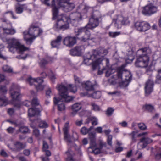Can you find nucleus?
Segmentation results:
<instances>
[{
    "label": "nucleus",
    "instance_id": "423d86ee",
    "mask_svg": "<svg viewBox=\"0 0 161 161\" xmlns=\"http://www.w3.org/2000/svg\"><path fill=\"white\" fill-rule=\"evenodd\" d=\"M68 22V18L65 16H61V18L59 17L55 24L53 26V29L56 31L60 30L64 31L68 29L69 25Z\"/></svg>",
    "mask_w": 161,
    "mask_h": 161
},
{
    "label": "nucleus",
    "instance_id": "f8f14e48",
    "mask_svg": "<svg viewBox=\"0 0 161 161\" xmlns=\"http://www.w3.org/2000/svg\"><path fill=\"white\" fill-rule=\"evenodd\" d=\"M134 26L136 29L140 32H145L149 29L150 25L149 24L144 21H137Z\"/></svg>",
    "mask_w": 161,
    "mask_h": 161
},
{
    "label": "nucleus",
    "instance_id": "6ab92c4d",
    "mask_svg": "<svg viewBox=\"0 0 161 161\" xmlns=\"http://www.w3.org/2000/svg\"><path fill=\"white\" fill-rule=\"evenodd\" d=\"M82 86L87 91H93L94 90V85L89 81L82 83Z\"/></svg>",
    "mask_w": 161,
    "mask_h": 161
},
{
    "label": "nucleus",
    "instance_id": "e433bc0d",
    "mask_svg": "<svg viewBox=\"0 0 161 161\" xmlns=\"http://www.w3.org/2000/svg\"><path fill=\"white\" fill-rule=\"evenodd\" d=\"M2 70L3 71L8 73H11L13 72V69L7 65H4L2 67Z\"/></svg>",
    "mask_w": 161,
    "mask_h": 161
},
{
    "label": "nucleus",
    "instance_id": "7c9ffc66",
    "mask_svg": "<svg viewBox=\"0 0 161 161\" xmlns=\"http://www.w3.org/2000/svg\"><path fill=\"white\" fill-rule=\"evenodd\" d=\"M101 96V92L100 91H97L93 93L88 94V97L94 99H99Z\"/></svg>",
    "mask_w": 161,
    "mask_h": 161
},
{
    "label": "nucleus",
    "instance_id": "4d7b16f0",
    "mask_svg": "<svg viewBox=\"0 0 161 161\" xmlns=\"http://www.w3.org/2000/svg\"><path fill=\"white\" fill-rule=\"evenodd\" d=\"M155 82L158 84H160L161 83V76L159 74L157 75L156 76Z\"/></svg>",
    "mask_w": 161,
    "mask_h": 161
},
{
    "label": "nucleus",
    "instance_id": "0e129e2a",
    "mask_svg": "<svg viewBox=\"0 0 161 161\" xmlns=\"http://www.w3.org/2000/svg\"><path fill=\"white\" fill-rule=\"evenodd\" d=\"M123 71L117 69V76L118 78H121L122 77Z\"/></svg>",
    "mask_w": 161,
    "mask_h": 161
},
{
    "label": "nucleus",
    "instance_id": "cd10ccee",
    "mask_svg": "<svg viewBox=\"0 0 161 161\" xmlns=\"http://www.w3.org/2000/svg\"><path fill=\"white\" fill-rule=\"evenodd\" d=\"M66 154L67 155V157L66 158V161H75L73 158L75 155L74 152L69 149L66 152Z\"/></svg>",
    "mask_w": 161,
    "mask_h": 161
},
{
    "label": "nucleus",
    "instance_id": "2f4dec72",
    "mask_svg": "<svg viewBox=\"0 0 161 161\" xmlns=\"http://www.w3.org/2000/svg\"><path fill=\"white\" fill-rule=\"evenodd\" d=\"M143 108L149 112H152L154 110V106L150 104H146L143 105Z\"/></svg>",
    "mask_w": 161,
    "mask_h": 161
},
{
    "label": "nucleus",
    "instance_id": "8fccbe9b",
    "mask_svg": "<svg viewBox=\"0 0 161 161\" xmlns=\"http://www.w3.org/2000/svg\"><path fill=\"white\" fill-rule=\"evenodd\" d=\"M48 145L46 142L43 141V146L42 148V151H46V150H48Z\"/></svg>",
    "mask_w": 161,
    "mask_h": 161
},
{
    "label": "nucleus",
    "instance_id": "ddd939ff",
    "mask_svg": "<svg viewBox=\"0 0 161 161\" xmlns=\"http://www.w3.org/2000/svg\"><path fill=\"white\" fill-rule=\"evenodd\" d=\"M16 85L13 84L10 89L9 92L12 98L11 100L20 101V94L19 90H16Z\"/></svg>",
    "mask_w": 161,
    "mask_h": 161
},
{
    "label": "nucleus",
    "instance_id": "a19ab883",
    "mask_svg": "<svg viewBox=\"0 0 161 161\" xmlns=\"http://www.w3.org/2000/svg\"><path fill=\"white\" fill-rule=\"evenodd\" d=\"M130 135L131 136L132 142H136V132L135 131H132Z\"/></svg>",
    "mask_w": 161,
    "mask_h": 161
},
{
    "label": "nucleus",
    "instance_id": "9b49d317",
    "mask_svg": "<svg viewBox=\"0 0 161 161\" xmlns=\"http://www.w3.org/2000/svg\"><path fill=\"white\" fill-rule=\"evenodd\" d=\"M68 18V21L69 19L70 23L73 26H77L79 22L82 19V17L80 13L77 12L71 13Z\"/></svg>",
    "mask_w": 161,
    "mask_h": 161
},
{
    "label": "nucleus",
    "instance_id": "0eeeda50",
    "mask_svg": "<svg viewBox=\"0 0 161 161\" xmlns=\"http://www.w3.org/2000/svg\"><path fill=\"white\" fill-rule=\"evenodd\" d=\"M43 31L37 25L36 23H32L30 26L28 30L23 32V34L25 35H29V36H33L34 39L40 36Z\"/></svg>",
    "mask_w": 161,
    "mask_h": 161
},
{
    "label": "nucleus",
    "instance_id": "f704fd0d",
    "mask_svg": "<svg viewBox=\"0 0 161 161\" xmlns=\"http://www.w3.org/2000/svg\"><path fill=\"white\" fill-rule=\"evenodd\" d=\"M29 35H25L23 34L24 38L25 40L26 41V43L29 45H31L34 39V37L32 36V37L28 38L27 37V36Z\"/></svg>",
    "mask_w": 161,
    "mask_h": 161
},
{
    "label": "nucleus",
    "instance_id": "864d4df0",
    "mask_svg": "<svg viewBox=\"0 0 161 161\" xmlns=\"http://www.w3.org/2000/svg\"><path fill=\"white\" fill-rule=\"evenodd\" d=\"M38 100L36 98H34L32 100L31 104L32 106H36L39 104Z\"/></svg>",
    "mask_w": 161,
    "mask_h": 161
},
{
    "label": "nucleus",
    "instance_id": "bf43d9fd",
    "mask_svg": "<svg viewBox=\"0 0 161 161\" xmlns=\"http://www.w3.org/2000/svg\"><path fill=\"white\" fill-rule=\"evenodd\" d=\"M33 134L36 137H37L40 135L39 131L37 129H34L33 130Z\"/></svg>",
    "mask_w": 161,
    "mask_h": 161
},
{
    "label": "nucleus",
    "instance_id": "473e14b6",
    "mask_svg": "<svg viewBox=\"0 0 161 161\" xmlns=\"http://www.w3.org/2000/svg\"><path fill=\"white\" fill-rule=\"evenodd\" d=\"M19 131L23 134H26L29 133V129L28 127L22 126L19 127Z\"/></svg>",
    "mask_w": 161,
    "mask_h": 161
},
{
    "label": "nucleus",
    "instance_id": "72a5a7b5",
    "mask_svg": "<svg viewBox=\"0 0 161 161\" xmlns=\"http://www.w3.org/2000/svg\"><path fill=\"white\" fill-rule=\"evenodd\" d=\"M16 101H13V100H11L9 101L8 100V104L11 103L13 105V106L14 107L17 108L18 109H19L21 106V103L19 102V101H18L17 103H16L15 102Z\"/></svg>",
    "mask_w": 161,
    "mask_h": 161
},
{
    "label": "nucleus",
    "instance_id": "9d476101",
    "mask_svg": "<svg viewBox=\"0 0 161 161\" xmlns=\"http://www.w3.org/2000/svg\"><path fill=\"white\" fill-rule=\"evenodd\" d=\"M157 11L158 7L153 4L150 3L143 8L142 13L144 15L150 16L156 13Z\"/></svg>",
    "mask_w": 161,
    "mask_h": 161
},
{
    "label": "nucleus",
    "instance_id": "412c9836",
    "mask_svg": "<svg viewBox=\"0 0 161 161\" xmlns=\"http://www.w3.org/2000/svg\"><path fill=\"white\" fill-rule=\"evenodd\" d=\"M61 99L59 98H54V103L55 105H58V111H62L65 109V106L63 103H59L60 102Z\"/></svg>",
    "mask_w": 161,
    "mask_h": 161
},
{
    "label": "nucleus",
    "instance_id": "6e6d98bb",
    "mask_svg": "<svg viewBox=\"0 0 161 161\" xmlns=\"http://www.w3.org/2000/svg\"><path fill=\"white\" fill-rule=\"evenodd\" d=\"M121 92L119 91H115L113 92H110L108 93L109 95H115L119 96L120 95Z\"/></svg>",
    "mask_w": 161,
    "mask_h": 161
},
{
    "label": "nucleus",
    "instance_id": "3c124183",
    "mask_svg": "<svg viewBox=\"0 0 161 161\" xmlns=\"http://www.w3.org/2000/svg\"><path fill=\"white\" fill-rule=\"evenodd\" d=\"M92 124V125H96L98 124V120L96 118L92 117H91Z\"/></svg>",
    "mask_w": 161,
    "mask_h": 161
},
{
    "label": "nucleus",
    "instance_id": "a18cd8bd",
    "mask_svg": "<svg viewBox=\"0 0 161 161\" xmlns=\"http://www.w3.org/2000/svg\"><path fill=\"white\" fill-rule=\"evenodd\" d=\"M7 92V89L6 85H0V92L6 94Z\"/></svg>",
    "mask_w": 161,
    "mask_h": 161
},
{
    "label": "nucleus",
    "instance_id": "49530a36",
    "mask_svg": "<svg viewBox=\"0 0 161 161\" xmlns=\"http://www.w3.org/2000/svg\"><path fill=\"white\" fill-rule=\"evenodd\" d=\"M112 135H109L107 137V142L108 145L110 146H112Z\"/></svg>",
    "mask_w": 161,
    "mask_h": 161
},
{
    "label": "nucleus",
    "instance_id": "e2e57ef3",
    "mask_svg": "<svg viewBox=\"0 0 161 161\" xmlns=\"http://www.w3.org/2000/svg\"><path fill=\"white\" fill-rule=\"evenodd\" d=\"M51 92V91L50 88H48V89L46 91V96L47 98H50V94Z\"/></svg>",
    "mask_w": 161,
    "mask_h": 161
},
{
    "label": "nucleus",
    "instance_id": "5fc2aeb1",
    "mask_svg": "<svg viewBox=\"0 0 161 161\" xmlns=\"http://www.w3.org/2000/svg\"><path fill=\"white\" fill-rule=\"evenodd\" d=\"M138 127L141 130H144L146 129L147 127L143 123H140L138 124Z\"/></svg>",
    "mask_w": 161,
    "mask_h": 161
},
{
    "label": "nucleus",
    "instance_id": "c85d7f7f",
    "mask_svg": "<svg viewBox=\"0 0 161 161\" xmlns=\"http://www.w3.org/2000/svg\"><path fill=\"white\" fill-rule=\"evenodd\" d=\"M81 105L80 104L76 103L73 104L72 106V109L73 112L72 113V114H75L81 108Z\"/></svg>",
    "mask_w": 161,
    "mask_h": 161
},
{
    "label": "nucleus",
    "instance_id": "603ef678",
    "mask_svg": "<svg viewBox=\"0 0 161 161\" xmlns=\"http://www.w3.org/2000/svg\"><path fill=\"white\" fill-rule=\"evenodd\" d=\"M91 152L92 153H94L95 154H98L101 153V149L96 147L92 149Z\"/></svg>",
    "mask_w": 161,
    "mask_h": 161
},
{
    "label": "nucleus",
    "instance_id": "c03bdc74",
    "mask_svg": "<svg viewBox=\"0 0 161 161\" xmlns=\"http://www.w3.org/2000/svg\"><path fill=\"white\" fill-rule=\"evenodd\" d=\"M114 111L113 108L111 107H108L106 111V114L107 115L110 116L113 114Z\"/></svg>",
    "mask_w": 161,
    "mask_h": 161
},
{
    "label": "nucleus",
    "instance_id": "1a4fd4ad",
    "mask_svg": "<svg viewBox=\"0 0 161 161\" xmlns=\"http://www.w3.org/2000/svg\"><path fill=\"white\" fill-rule=\"evenodd\" d=\"M26 81L30 85H35L34 83H37L38 85L35 86L36 88L37 91H42L44 88V86L42 85L43 82V79L40 77L32 78L31 77H30L26 79Z\"/></svg>",
    "mask_w": 161,
    "mask_h": 161
},
{
    "label": "nucleus",
    "instance_id": "20e7f679",
    "mask_svg": "<svg viewBox=\"0 0 161 161\" xmlns=\"http://www.w3.org/2000/svg\"><path fill=\"white\" fill-rule=\"evenodd\" d=\"M149 49L144 47L139 49L136 52L137 57L135 62V66L138 68H146L148 64L149 57L147 54Z\"/></svg>",
    "mask_w": 161,
    "mask_h": 161
},
{
    "label": "nucleus",
    "instance_id": "2eb2a0df",
    "mask_svg": "<svg viewBox=\"0 0 161 161\" xmlns=\"http://www.w3.org/2000/svg\"><path fill=\"white\" fill-rule=\"evenodd\" d=\"M84 46L82 45L75 47L70 51V54L73 56H80L82 54V51L85 49Z\"/></svg>",
    "mask_w": 161,
    "mask_h": 161
},
{
    "label": "nucleus",
    "instance_id": "052dcab7",
    "mask_svg": "<svg viewBox=\"0 0 161 161\" xmlns=\"http://www.w3.org/2000/svg\"><path fill=\"white\" fill-rule=\"evenodd\" d=\"M14 112V109L13 108H8L7 110V113L10 115H13Z\"/></svg>",
    "mask_w": 161,
    "mask_h": 161
},
{
    "label": "nucleus",
    "instance_id": "4c0bfd02",
    "mask_svg": "<svg viewBox=\"0 0 161 161\" xmlns=\"http://www.w3.org/2000/svg\"><path fill=\"white\" fill-rule=\"evenodd\" d=\"M3 30L4 33L8 35H13L15 33V31L14 29H8L7 28H4Z\"/></svg>",
    "mask_w": 161,
    "mask_h": 161
},
{
    "label": "nucleus",
    "instance_id": "58836bf2",
    "mask_svg": "<svg viewBox=\"0 0 161 161\" xmlns=\"http://www.w3.org/2000/svg\"><path fill=\"white\" fill-rule=\"evenodd\" d=\"M23 11V7L21 5L16 6L15 11L17 14H21Z\"/></svg>",
    "mask_w": 161,
    "mask_h": 161
},
{
    "label": "nucleus",
    "instance_id": "f3484780",
    "mask_svg": "<svg viewBox=\"0 0 161 161\" xmlns=\"http://www.w3.org/2000/svg\"><path fill=\"white\" fill-rule=\"evenodd\" d=\"M89 138L90 140V147L88 149H94L96 147L97 144L96 142L95 134L93 132H90L88 133Z\"/></svg>",
    "mask_w": 161,
    "mask_h": 161
},
{
    "label": "nucleus",
    "instance_id": "338daca9",
    "mask_svg": "<svg viewBox=\"0 0 161 161\" xmlns=\"http://www.w3.org/2000/svg\"><path fill=\"white\" fill-rule=\"evenodd\" d=\"M75 124L76 125L80 126L83 124V120H77L76 121Z\"/></svg>",
    "mask_w": 161,
    "mask_h": 161
},
{
    "label": "nucleus",
    "instance_id": "c9c22d12",
    "mask_svg": "<svg viewBox=\"0 0 161 161\" xmlns=\"http://www.w3.org/2000/svg\"><path fill=\"white\" fill-rule=\"evenodd\" d=\"M88 55H89L88 57H84L83 62L86 65H89L91 64V62H89V61L91 60L93 56V55H92L89 54H88Z\"/></svg>",
    "mask_w": 161,
    "mask_h": 161
},
{
    "label": "nucleus",
    "instance_id": "aec40b11",
    "mask_svg": "<svg viewBox=\"0 0 161 161\" xmlns=\"http://www.w3.org/2000/svg\"><path fill=\"white\" fill-rule=\"evenodd\" d=\"M62 39L61 36H58L56 39L51 42V44L53 48H58L61 45V43Z\"/></svg>",
    "mask_w": 161,
    "mask_h": 161
},
{
    "label": "nucleus",
    "instance_id": "a878e982",
    "mask_svg": "<svg viewBox=\"0 0 161 161\" xmlns=\"http://www.w3.org/2000/svg\"><path fill=\"white\" fill-rule=\"evenodd\" d=\"M64 134V139L65 141L68 143L71 142L70 135L68 134V130L67 127H64L63 129Z\"/></svg>",
    "mask_w": 161,
    "mask_h": 161
},
{
    "label": "nucleus",
    "instance_id": "b1692460",
    "mask_svg": "<svg viewBox=\"0 0 161 161\" xmlns=\"http://www.w3.org/2000/svg\"><path fill=\"white\" fill-rule=\"evenodd\" d=\"M125 81L122 82V85H124L125 83H126L125 85V86H127L129 85V83L132 80V75L130 72H127L126 73L125 75Z\"/></svg>",
    "mask_w": 161,
    "mask_h": 161
},
{
    "label": "nucleus",
    "instance_id": "7ed1b4c3",
    "mask_svg": "<svg viewBox=\"0 0 161 161\" xmlns=\"http://www.w3.org/2000/svg\"><path fill=\"white\" fill-rule=\"evenodd\" d=\"M74 79L76 85L69 84L66 86L62 84L59 85L57 87L60 96L62 99L64 100L66 102H69L73 99V98L68 95V90L73 93H75L77 91V86L82 83L80 78L77 76L74 75Z\"/></svg>",
    "mask_w": 161,
    "mask_h": 161
},
{
    "label": "nucleus",
    "instance_id": "5701e85b",
    "mask_svg": "<svg viewBox=\"0 0 161 161\" xmlns=\"http://www.w3.org/2000/svg\"><path fill=\"white\" fill-rule=\"evenodd\" d=\"M40 113L38 109L36 108H30L28 109V115L29 117H32L38 115Z\"/></svg>",
    "mask_w": 161,
    "mask_h": 161
},
{
    "label": "nucleus",
    "instance_id": "774afa93",
    "mask_svg": "<svg viewBox=\"0 0 161 161\" xmlns=\"http://www.w3.org/2000/svg\"><path fill=\"white\" fill-rule=\"evenodd\" d=\"M95 130L98 133H101L102 132V128L101 127H98L95 129Z\"/></svg>",
    "mask_w": 161,
    "mask_h": 161
},
{
    "label": "nucleus",
    "instance_id": "f257e3e1",
    "mask_svg": "<svg viewBox=\"0 0 161 161\" xmlns=\"http://www.w3.org/2000/svg\"><path fill=\"white\" fill-rule=\"evenodd\" d=\"M99 17L95 14H92L89 19V22L84 27L78 28L75 30L76 36L82 42H86L87 46L92 42H95V38L90 37L91 34L88 29L93 30L99 25Z\"/></svg>",
    "mask_w": 161,
    "mask_h": 161
},
{
    "label": "nucleus",
    "instance_id": "dca6fc26",
    "mask_svg": "<svg viewBox=\"0 0 161 161\" xmlns=\"http://www.w3.org/2000/svg\"><path fill=\"white\" fill-rule=\"evenodd\" d=\"M76 42V38L75 37L67 36L64 39L63 41L64 45L70 47H72Z\"/></svg>",
    "mask_w": 161,
    "mask_h": 161
},
{
    "label": "nucleus",
    "instance_id": "c756f323",
    "mask_svg": "<svg viewBox=\"0 0 161 161\" xmlns=\"http://www.w3.org/2000/svg\"><path fill=\"white\" fill-rule=\"evenodd\" d=\"M102 60L101 58H99L95 61L91 62L92 68L93 70H95L97 66L101 64Z\"/></svg>",
    "mask_w": 161,
    "mask_h": 161
},
{
    "label": "nucleus",
    "instance_id": "09e8293b",
    "mask_svg": "<svg viewBox=\"0 0 161 161\" xmlns=\"http://www.w3.org/2000/svg\"><path fill=\"white\" fill-rule=\"evenodd\" d=\"M108 34L110 36L115 37L119 35L120 34V32H109Z\"/></svg>",
    "mask_w": 161,
    "mask_h": 161
},
{
    "label": "nucleus",
    "instance_id": "39448f33",
    "mask_svg": "<svg viewBox=\"0 0 161 161\" xmlns=\"http://www.w3.org/2000/svg\"><path fill=\"white\" fill-rule=\"evenodd\" d=\"M7 48L10 52L13 53H14L16 50L21 52L26 51L27 49L26 47L21 44L19 40L15 38H12L10 40L8 43Z\"/></svg>",
    "mask_w": 161,
    "mask_h": 161
},
{
    "label": "nucleus",
    "instance_id": "de8ad7c7",
    "mask_svg": "<svg viewBox=\"0 0 161 161\" xmlns=\"http://www.w3.org/2000/svg\"><path fill=\"white\" fill-rule=\"evenodd\" d=\"M91 105L92 107V109L95 111H99L100 110L99 107L95 103H92Z\"/></svg>",
    "mask_w": 161,
    "mask_h": 161
},
{
    "label": "nucleus",
    "instance_id": "ea45409f",
    "mask_svg": "<svg viewBox=\"0 0 161 161\" xmlns=\"http://www.w3.org/2000/svg\"><path fill=\"white\" fill-rule=\"evenodd\" d=\"M39 126L41 128H46L48 125L45 120H41L39 123Z\"/></svg>",
    "mask_w": 161,
    "mask_h": 161
},
{
    "label": "nucleus",
    "instance_id": "bb28decb",
    "mask_svg": "<svg viewBox=\"0 0 161 161\" xmlns=\"http://www.w3.org/2000/svg\"><path fill=\"white\" fill-rule=\"evenodd\" d=\"M8 103V99L4 94L0 97V107L5 106Z\"/></svg>",
    "mask_w": 161,
    "mask_h": 161
},
{
    "label": "nucleus",
    "instance_id": "680f3d73",
    "mask_svg": "<svg viewBox=\"0 0 161 161\" xmlns=\"http://www.w3.org/2000/svg\"><path fill=\"white\" fill-rule=\"evenodd\" d=\"M8 13H9L11 14V15L12 16V17L13 19H16L17 18V17L15 16L14 15L13 12L12 11H8L6 12H5L4 14H7Z\"/></svg>",
    "mask_w": 161,
    "mask_h": 161
},
{
    "label": "nucleus",
    "instance_id": "6e6552de",
    "mask_svg": "<svg viewBox=\"0 0 161 161\" xmlns=\"http://www.w3.org/2000/svg\"><path fill=\"white\" fill-rule=\"evenodd\" d=\"M113 22L114 23V26L117 29L120 28L121 25H128L130 24V21L128 17H124L119 15L116 19H113Z\"/></svg>",
    "mask_w": 161,
    "mask_h": 161
},
{
    "label": "nucleus",
    "instance_id": "393cba45",
    "mask_svg": "<svg viewBox=\"0 0 161 161\" xmlns=\"http://www.w3.org/2000/svg\"><path fill=\"white\" fill-rule=\"evenodd\" d=\"M141 142H143V144L142 145V148L143 149L145 148L147 144L152 142V140L148 137H142L140 140Z\"/></svg>",
    "mask_w": 161,
    "mask_h": 161
},
{
    "label": "nucleus",
    "instance_id": "79ce46f5",
    "mask_svg": "<svg viewBox=\"0 0 161 161\" xmlns=\"http://www.w3.org/2000/svg\"><path fill=\"white\" fill-rule=\"evenodd\" d=\"M48 63V61L45 58L42 59L39 63L40 67L42 68H44Z\"/></svg>",
    "mask_w": 161,
    "mask_h": 161
},
{
    "label": "nucleus",
    "instance_id": "69168bd1",
    "mask_svg": "<svg viewBox=\"0 0 161 161\" xmlns=\"http://www.w3.org/2000/svg\"><path fill=\"white\" fill-rule=\"evenodd\" d=\"M123 150V148L122 147H116L115 149V152L118 153L120 152Z\"/></svg>",
    "mask_w": 161,
    "mask_h": 161
},
{
    "label": "nucleus",
    "instance_id": "f03ea898",
    "mask_svg": "<svg viewBox=\"0 0 161 161\" xmlns=\"http://www.w3.org/2000/svg\"><path fill=\"white\" fill-rule=\"evenodd\" d=\"M70 0H57V3L58 7L55 5V1H51L49 2V5H46L47 6H51L52 9V19L53 20L58 19L59 17L61 18V16H65V14H62L60 15H58L59 8H62V10L65 12H68L73 10L75 7L74 3H69Z\"/></svg>",
    "mask_w": 161,
    "mask_h": 161
},
{
    "label": "nucleus",
    "instance_id": "a211bd4d",
    "mask_svg": "<svg viewBox=\"0 0 161 161\" xmlns=\"http://www.w3.org/2000/svg\"><path fill=\"white\" fill-rule=\"evenodd\" d=\"M108 51L107 49L102 47H100L94 50L93 56L95 58L97 56H102V54L105 55L107 54Z\"/></svg>",
    "mask_w": 161,
    "mask_h": 161
},
{
    "label": "nucleus",
    "instance_id": "4468645a",
    "mask_svg": "<svg viewBox=\"0 0 161 161\" xmlns=\"http://www.w3.org/2000/svg\"><path fill=\"white\" fill-rule=\"evenodd\" d=\"M154 83L153 80L149 79L145 83V96H148L153 91Z\"/></svg>",
    "mask_w": 161,
    "mask_h": 161
},
{
    "label": "nucleus",
    "instance_id": "13d9d810",
    "mask_svg": "<svg viewBox=\"0 0 161 161\" xmlns=\"http://www.w3.org/2000/svg\"><path fill=\"white\" fill-rule=\"evenodd\" d=\"M50 79L53 82H54V80L56 79L55 75L51 72V74L49 76Z\"/></svg>",
    "mask_w": 161,
    "mask_h": 161
},
{
    "label": "nucleus",
    "instance_id": "4be33fe9",
    "mask_svg": "<svg viewBox=\"0 0 161 161\" xmlns=\"http://www.w3.org/2000/svg\"><path fill=\"white\" fill-rule=\"evenodd\" d=\"M26 144L19 141H16L14 143V149L16 151H20L25 147Z\"/></svg>",
    "mask_w": 161,
    "mask_h": 161
},
{
    "label": "nucleus",
    "instance_id": "37998d69",
    "mask_svg": "<svg viewBox=\"0 0 161 161\" xmlns=\"http://www.w3.org/2000/svg\"><path fill=\"white\" fill-rule=\"evenodd\" d=\"M80 133L81 134L85 135L88 133L89 131L87 128L85 126H83L81 129Z\"/></svg>",
    "mask_w": 161,
    "mask_h": 161
}]
</instances>
